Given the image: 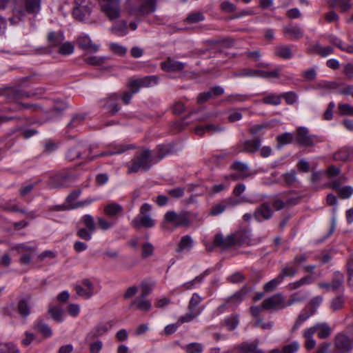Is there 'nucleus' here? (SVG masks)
<instances>
[{
  "instance_id": "nucleus-49",
  "label": "nucleus",
  "mask_w": 353,
  "mask_h": 353,
  "mask_svg": "<svg viewBox=\"0 0 353 353\" xmlns=\"http://www.w3.org/2000/svg\"><path fill=\"white\" fill-rule=\"evenodd\" d=\"M48 43L51 46L56 47L61 44L63 41V37L61 34L50 32L48 36Z\"/></svg>"
},
{
  "instance_id": "nucleus-61",
  "label": "nucleus",
  "mask_w": 353,
  "mask_h": 353,
  "mask_svg": "<svg viewBox=\"0 0 353 353\" xmlns=\"http://www.w3.org/2000/svg\"><path fill=\"white\" fill-rule=\"evenodd\" d=\"M154 248L151 243L146 242L142 246L141 257L146 259L152 256L154 253Z\"/></svg>"
},
{
  "instance_id": "nucleus-51",
  "label": "nucleus",
  "mask_w": 353,
  "mask_h": 353,
  "mask_svg": "<svg viewBox=\"0 0 353 353\" xmlns=\"http://www.w3.org/2000/svg\"><path fill=\"white\" fill-rule=\"evenodd\" d=\"M183 349L187 353H202L203 345L199 343H190L183 347Z\"/></svg>"
},
{
  "instance_id": "nucleus-11",
  "label": "nucleus",
  "mask_w": 353,
  "mask_h": 353,
  "mask_svg": "<svg viewBox=\"0 0 353 353\" xmlns=\"http://www.w3.org/2000/svg\"><path fill=\"white\" fill-rule=\"evenodd\" d=\"M231 168L233 170H235L237 173L230 174L226 177L227 179H232L234 181L239 179L243 180L252 176L248 165L244 163L238 161H235L231 165Z\"/></svg>"
},
{
  "instance_id": "nucleus-62",
  "label": "nucleus",
  "mask_w": 353,
  "mask_h": 353,
  "mask_svg": "<svg viewBox=\"0 0 353 353\" xmlns=\"http://www.w3.org/2000/svg\"><path fill=\"white\" fill-rule=\"evenodd\" d=\"M138 79L141 87H148L152 85H155L158 82V79L156 76H148Z\"/></svg>"
},
{
  "instance_id": "nucleus-34",
  "label": "nucleus",
  "mask_w": 353,
  "mask_h": 353,
  "mask_svg": "<svg viewBox=\"0 0 353 353\" xmlns=\"http://www.w3.org/2000/svg\"><path fill=\"white\" fill-rule=\"evenodd\" d=\"M274 54L276 56L284 59H289L293 57L290 46L285 45L276 46L274 50Z\"/></svg>"
},
{
  "instance_id": "nucleus-16",
  "label": "nucleus",
  "mask_w": 353,
  "mask_h": 353,
  "mask_svg": "<svg viewBox=\"0 0 353 353\" xmlns=\"http://www.w3.org/2000/svg\"><path fill=\"white\" fill-rule=\"evenodd\" d=\"M272 214L273 211L272 210L270 205L267 203H263L255 210L254 212V217L257 221L261 222L263 220H268L270 219Z\"/></svg>"
},
{
  "instance_id": "nucleus-1",
  "label": "nucleus",
  "mask_w": 353,
  "mask_h": 353,
  "mask_svg": "<svg viewBox=\"0 0 353 353\" xmlns=\"http://www.w3.org/2000/svg\"><path fill=\"white\" fill-rule=\"evenodd\" d=\"M14 17L10 18L11 24L21 20L26 14H37L41 10V0H14Z\"/></svg>"
},
{
  "instance_id": "nucleus-29",
  "label": "nucleus",
  "mask_w": 353,
  "mask_h": 353,
  "mask_svg": "<svg viewBox=\"0 0 353 353\" xmlns=\"http://www.w3.org/2000/svg\"><path fill=\"white\" fill-rule=\"evenodd\" d=\"M223 130V128L214 124H208L205 126H198L195 128V133L199 136H203L205 132L213 134L220 132Z\"/></svg>"
},
{
  "instance_id": "nucleus-7",
  "label": "nucleus",
  "mask_w": 353,
  "mask_h": 353,
  "mask_svg": "<svg viewBox=\"0 0 353 353\" xmlns=\"http://www.w3.org/2000/svg\"><path fill=\"white\" fill-rule=\"evenodd\" d=\"M80 223H83L85 227L77 228V236L84 241L91 240L92 234L96 230L93 216L90 214H85L81 218Z\"/></svg>"
},
{
  "instance_id": "nucleus-45",
  "label": "nucleus",
  "mask_w": 353,
  "mask_h": 353,
  "mask_svg": "<svg viewBox=\"0 0 353 353\" xmlns=\"http://www.w3.org/2000/svg\"><path fill=\"white\" fill-rule=\"evenodd\" d=\"M201 301V297L196 293L192 294L188 305V310L193 312H198L199 314L201 313V310L198 308V305Z\"/></svg>"
},
{
  "instance_id": "nucleus-57",
  "label": "nucleus",
  "mask_w": 353,
  "mask_h": 353,
  "mask_svg": "<svg viewBox=\"0 0 353 353\" xmlns=\"http://www.w3.org/2000/svg\"><path fill=\"white\" fill-rule=\"evenodd\" d=\"M281 276L278 275L276 278L266 283L264 285V290L267 292L273 291L278 285L282 282Z\"/></svg>"
},
{
  "instance_id": "nucleus-20",
  "label": "nucleus",
  "mask_w": 353,
  "mask_h": 353,
  "mask_svg": "<svg viewBox=\"0 0 353 353\" xmlns=\"http://www.w3.org/2000/svg\"><path fill=\"white\" fill-rule=\"evenodd\" d=\"M214 245L221 248L223 250H227L235 246L232 234L224 237L222 234H217L214 237Z\"/></svg>"
},
{
  "instance_id": "nucleus-43",
  "label": "nucleus",
  "mask_w": 353,
  "mask_h": 353,
  "mask_svg": "<svg viewBox=\"0 0 353 353\" xmlns=\"http://www.w3.org/2000/svg\"><path fill=\"white\" fill-rule=\"evenodd\" d=\"M232 77H255V70L251 68H241L233 71Z\"/></svg>"
},
{
  "instance_id": "nucleus-10",
  "label": "nucleus",
  "mask_w": 353,
  "mask_h": 353,
  "mask_svg": "<svg viewBox=\"0 0 353 353\" xmlns=\"http://www.w3.org/2000/svg\"><path fill=\"white\" fill-rule=\"evenodd\" d=\"M287 307L286 301L281 293H277L265 299L262 303V308L264 310L284 309Z\"/></svg>"
},
{
  "instance_id": "nucleus-28",
  "label": "nucleus",
  "mask_w": 353,
  "mask_h": 353,
  "mask_svg": "<svg viewBox=\"0 0 353 353\" xmlns=\"http://www.w3.org/2000/svg\"><path fill=\"white\" fill-rule=\"evenodd\" d=\"M90 12L91 8L89 6H75L72 14L76 19L83 21L88 19Z\"/></svg>"
},
{
  "instance_id": "nucleus-18",
  "label": "nucleus",
  "mask_w": 353,
  "mask_h": 353,
  "mask_svg": "<svg viewBox=\"0 0 353 353\" xmlns=\"http://www.w3.org/2000/svg\"><path fill=\"white\" fill-rule=\"evenodd\" d=\"M185 63L176 61L168 57L165 61L161 63V68L166 72H179L184 69Z\"/></svg>"
},
{
  "instance_id": "nucleus-4",
  "label": "nucleus",
  "mask_w": 353,
  "mask_h": 353,
  "mask_svg": "<svg viewBox=\"0 0 353 353\" xmlns=\"http://www.w3.org/2000/svg\"><path fill=\"white\" fill-rule=\"evenodd\" d=\"M157 0H128L126 10L130 15L144 17L156 10Z\"/></svg>"
},
{
  "instance_id": "nucleus-64",
  "label": "nucleus",
  "mask_w": 353,
  "mask_h": 353,
  "mask_svg": "<svg viewBox=\"0 0 353 353\" xmlns=\"http://www.w3.org/2000/svg\"><path fill=\"white\" fill-rule=\"evenodd\" d=\"M281 99L283 98L288 105H293L297 101V95L294 92H288L281 94Z\"/></svg>"
},
{
  "instance_id": "nucleus-27",
  "label": "nucleus",
  "mask_w": 353,
  "mask_h": 353,
  "mask_svg": "<svg viewBox=\"0 0 353 353\" xmlns=\"http://www.w3.org/2000/svg\"><path fill=\"white\" fill-rule=\"evenodd\" d=\"M261 140L259 138L246 140L243 142V148L241 152L254 153L259 150L261 146Z\"/></svg>"
},
{
  "instance_id": "nucleus-32",
  "label": "nucleus",
  "mask_w": 353,
  "mask_h": 353,
  "mask_svg": "<svg viewBox=\"0 0 353 353\" xmlns=\"http://www.w3.org/2000/svg\"><path fill=\"white\" fill-rule=\"evenodd\" d=\"M298 271L299 268L292 263H290L281 269L278 275L279 277L281 276V279L283 281L285 277H293Z\"/></svg>"
},
{
  "instance_id": "nucleus-26",
  "label": "nucleus",
  "mask_w": 353,
  "mask_h": 353,
  "mask_svg": "<svg viewBox=\"0 0 353 353\" xmlns=\"http://www.w3.org/2000/svg\"><path fill=\"white\" fill-rule=\"evenodd\" d=\"M134 307L143 312H148L151 309L152 304L150 301L146 298L139 296L134 299L129 305L130 309Z\"/></svg>"
},
{
  "instance_id": "nucleus-55",
  "label": "nucleus",
  "mask_w": 353,
  "mask_h": 353,
  "mask_svg": "<svg viewBox=\"0 0 353 353\" xmlns=\"http://www.w3.org/2000/svg\"><path fill=\"white\" fill-rule=\"evenodd\" d=\"M105 57L97 56H91L84 58V62L91 65H101L105 63Z\"/></svg>"
},
{
  "instance_id": "nucleus-47",
  "label": "nucleus",
  "mask_w": 353,
  "mask_h": 353,
  "mask_svg": "<svg viewBox=\"0 0 353 353\" xmlns=\"http://www.w3.org/2000/svg\"><path fill=\"white\" fill-rule=\"evenodd\" d=\"M48 312L51 317L57 322L63 321V310L58 306H51L49 307Z\"/></svg>"
},
{
  "instance_id": "nucleus-42",
  "label": "nucleus",
  "mask_w": 353,
  "mask_h": 353,
  "mask_svg": "<svg viewBox=\"0 0 353 353\" xmlns=\"http://www.w3.org/2000/svg\"><path fill=\"white\" fill-rule=\"evenodd\" d=\"M307 297L306 292H297L291 295L290 299L286 301L287 307L291 306L296 303H299L305 301Z\"/></svg>"
},
{
  "instance_id": "nucleus-35",
  "label": "nucleus",
  "mask_w": 353,
  "mask_h": 353,
  "mask_svg": "<svg viewBox=\"0 0 353 353\" xmlns=\"http://www.w3.org/2000/svg\"><path fill=\"white\" fill-rule=\"evenodd\" d=\"M81 193V190H73L70 194L67 196L66 198V202L69 205V208H65L64 206H58L57 210H65L68 209H73L72 206L74 204H77L76 200L79 198Z\"/></svg>"
},
{
  "instance_id": "nucleus-31",
  "label": "nucleus",
  "mask_w": 353,
  "mask_h": 353,
  "mask_svg": "<svg viewBox=\"0 0 353 353\" xmlns=\"http://www.w3.org/2000/svg\"><path fill=\"white\" fill-rule=\"evenodd\" d=\"M193 245V240L189 235H185L181 237L178 246L176 249V252H182L185 250L189 251Z\"/></svg>"
},
{
  "instance_id": "nucleus-12",
  "label": "nucleus",
  "mask_w": 353,
  "mask_h": 353,
  "mask_svg": "<svg viewBox=\"0 0 353 353\" xmlns=\"http://www.w3.org/2000/svg\"><path fill=\"white\" fill-rule=\"evenodd\" d=\"M334 345L339 353H347L353 349V341L343 334L335 337Z\"/></svg>"
},
{
  "instance_id": "nucleus-52",
  "label": "nucleus",
  "mask_w": 353,
  "mask_h": 353,
  "mask_svg": "<svg viewBox=\"0 0 353 353\" xmlns=\"http://www.w3.org/2000/svg\"><path fill=\"white\" fill-rule=\"evenodd\" d=\"M344 281V276L343 275L337 272L334 274L332 281L331 283V288L332 289L335 291L338 290L343 284Z\"/></svg>"
},
{
  "instance_id": "nucleus-41",
  "label": "nucleus",
  "mask_w": 353,
  "mask_h": 353,
  "mask_svg": "<svg viewBox=\"0 0 353 353\" xmlns=\"http://www.w3.org/2000/svg\"><path fill=\"white\" fill-rule=\"evenodd\" d=\"M67 108V105L65 103L62 101L56 102L54 106L50 109V111L48 113H55V116H48V120H53L61 114L62 112Z\"/></svg>"
},
{
  "instance_id": "nucleus-15",
  "label": "nucleus",
  "mask_w": 353,
  "mask_h": 353,
  "mask_svg": "<svg viewBox=\"0 0 353 353\" xmlns=\"http://www.w3.org/2000/svg\"><path fill=\"white\" fill-rule=\"evenodd\" d=\"M82 285L83 287L81 285L75 286L74 289L77 294L85 299H90L94 293L93 283L89 279H83Z\"/></svg>"
},
{
  "instance_id": "nucleus-8",
  "label": "nucleus",
  "mask_w": 353,
  "mask_h": 353,
  "mask_svg": "<svg viewBox=\"0 0 353 353\" xmlns=\"http://www.w3.org/2000/svg\"><path fill=\"white\" fill-rule=\"evenodd\" d=\"M91 152V146L78 144L68 151L66 158L71 161H74L75 159H83L85 161H88V155Z\"/></svg>"
},
{
  "instance_id": "nucleus-2",
  "label": "nucleus",
  "mask_w": 353,
  "mask_h": 353,
  "mask_svg": "<svg viewBox=\"0 0 353 353\" xmlns=\"http://www.w3.org/2000/svg\"><path fill=\"white\" fill-rule=\"evenodd\" d=\"M192 214L188 211L176 212L174 210L168 211L163 216L161 228L163 230H168L169 224L174 228H188L192 223Z\"/></svg>"
},
{
  "instance_id": "nucleus-59",
  "label": "nucleus",
  "mask_w": 353,
  "mask_h": 353,
  "mask_svg": "<svg viewBox=\"0 0 353 353\" xmlns=\"http://www.w3.org/2000/svg\"><path fill=\"white\" fill-rule=\"evenodd\" d=\"M239 322V316L237 315H232L225 319V324L230 331L237 327Z\"/></svg>"
},
{
  "instance_id": "nucleus-14",
  "label": "nucleus",
  "mask_w": 353,
  "mask_h": 353,
  "mask_svg": "<svg viewBox=\"0 0 353 353\" xmlns=\"http://www.w3.org/2000/svg\"><path fill=\"white\" fill-rule=\"evenodd\" d=\"M119 96L116 93L110 94L107 98L100 101L101 107L108 110L112 114H114L119 110L118 105Z\"/></svg>"
},
{
  "instance_id": "nucleus-23",
  "label": "nucleus",
  "mask_w": 353,
  "mask_h": 353,
  "mask_svg": "<svg viewBox=\"0 0 353 353\" xmlns=\"http://www.w3.org/2000/svg\"><path fill=\"white\" fill-rule=\"evenodd\" d=\"M353 159V147L344 146L339 148L334 154L335 161H347Z\"/></svg>"
},
{
  "instance_id": "nucleus-30",
  "label": "nucleus",
  "mask_w": 353,
  "mask_h": 353,
  "mask_svg": "<svg viewBox=\"0 0 353 353\" xmlns=\"http://www.w3.org/2000/svg\"><path fill=\"white\" fill-rule=\"evenodd\" d=\"M112 33L114 34L122 37L128 33V26L127 21L125 20H121L116 22L110 29Z\"/></svg>"
},
{
  "instance_id": "nucleus-40",
  "label": "nucleus",
  "mask_w": 353,
  "mask_h": 353,
  "mask_svg": "<svg viewBox=\"0 0 353 353\" xmlns=\"http://www.w3.org/2000/svg\"><path fill=\"white\" fill-rule=\"evenodd\" d=\"M281 178L285 184L288 187L294 185L298 181L296 172L294 170H292L288 172L283 174Z\"/></svg>"
},
{
  "instance_id": "nucleus-39",
  "label": "nucleus",
  "mask_w": 353,
  "mask_h": 353,
  "mask_svg": "<svg viewBox=\"0 0 353 353\" xmlns=\"http://www.w3.org/2000/svg\"><path fill=\"white\" fill-rule=\"evenodd\" d=\"M34 328L37 330L45 338H49L52 335V330L50 326L41 321H37L34 324Z\"/></svg>"
},
{
  "instance_id": "nucleus-54",
  "label": "nucleus",
  "mask_w": 353,
  "mask_h": 353,
  "mask_svg": "<svg viewBox=\"0 0 353 353\" xmlns=\"http://www.w3.org/2000/svg\"><path fill=\"white\" fill-rule=\"evenodd\" d=\"M17 307L19 314L24 318L27 317L30 313L28 303V301L26 300L19 301V302L18 303Z\"/></svg>"
},
{
  "instance_id": "nucleus-36",
  "label": "nucleus",
  "mask_w": 353,
  "mask_h": 353,
  "mask_svg": "<svg viewBox=\"0 0 353 353\" xmlns=\"http://www.w3.org/2000/svg\"><path fill=\"white\" fill-rule=\"evenodd\" d=\"M332 8H339L342 12H346L352 8L351 0H328Z\"/></svg>"
},
{
  "instance_id": "nucleus-22",
  "label": "nucleus",
  "mask_w": 353,
  "mask_h": 353,
  "mask_svg": "<svg viewBox=\"0 0 353 353\" xmlns=\"http://www.w3.org/2000/svg\"><path fill=\"white\" fill-rule=\"evenodd\" d=\"M77 43L80 48L91 52H96L99 49V46L94 43L87 35L79 37L77 39Z\"/></svg>"
},
{
  "instance_id": "nucleus-17",
  "label": "nucleus",
  "mask_w": 353,
  "mask_h": 353,
  "mask_svg": "<svg viewBox=\"0 0 353 353\" xmlns=\"http://www.w3.org/2000/svg\"><path fill=\"white\" fill-rule=\"evenodd\" d=\"M247 294L246 288H242L241 290L236 292L234 294L230 296L226 302L221 305L220 307H230L233 309L236 308L240 303L243 300L245 294Z\"/></svg>"
},
{
  "instance_id": "nucleus-63",
  "label": "nucleus",
  "mask_w": 353,
  "mask_h": 353,
  "mask_svg": "<svg viewBox=\"0 0 353 353\" xmlns=\"http://www.w3.org/2000/svg\"><path fill=\"white\" fill-rule=\"evenodd\" d=\"M242 350L245 353H263V352L257 348V345L254 343H245L242 344Z\"/></svg>"
},
{
  "instance_id": "nucleus-6",
  "label": "nucleus",
  "mask_w": 353,
  "mask_h": 353,
  "mask_svg": "<svg viewBox=\"0 0 353 353\" xmlns=\"http://www.w3.org/2000/svg\"><path fill=\"white\" fill-rule=\"evenodd\" d=\"M323 141L321 137L316 134H311L308 128L305 127L301 126L296 128L295 141L301 146L311 148Z\"/></svg>"
},
{
  "instance_id": "nucleus-9",
  "label": "nucleus",
  "mask_w": 353,
  "mask_h": 353,
  "mask_svg": "<svg viewBox=\"0 0 353 353\" xmlns=\"http://www.w3.org/2000/svg\"><path fill=\"white\" fill-rule=\"evenodd\" d=\"M73 176L68 172H61L52 176L49 181V186L52 188H61L68 187L73 181Z\"/></svg>"
},
{
  "instance_id": "nucleus-50",
  "label": "nucleus",
  "mask_w": 353,
  "mask_h": 353,
  "mask_svg": "<svg viewBox=\"0 0 353 353\" xmlns=\"http://www.w3.org/2000/svg\"><path fill=\"white\" fill-rule=\"evenodd\" d=\"M293 139H294L293 134L290 132H285L280 135H278L276 137L278 147H280V146H282L283 145H286L288 143H291L293 141Z\"/></svg>"
},
{
  "instance_id": "nucleus-38",
  "label": "nucleus",
  "mask_w": 353,
  "mask_h": 353,
  "mask_svg": "<svg viewBox=\"0 0 353 353\" xmlns=\"http://www.w3.org/2000/svg\"><path fill=\"white\" fill-rule=\"evenodd\" d=\"M339 84L336 81H321L316 84V88L330 92L339 88Z\"/></svg>"
},
{
  "instance_id": "nucleus-33",
  "label": "nucleus",
  "mask_w": 353,
  "mask_h": 353,
  "mask_svg": "<svg viewBox=\"0 0 353 353\" xmlns=\"http://www.w3.org/2000/svg\"><path fill=\"white\" fill-rule=\"evenodd\" d=\"M312 52L316 53L322 57H325L333 53L334 49L331 46L323 47L316 43L311 46L310 49Z\"/></svg>"
},
{
  "instance_id": "nucleus-5",
  "label": "nucleus",
  "mask_w": 353,
  "mask_h": 353,
  "mask_svg": "<svg viewBox=\"0 0 353 353\" xmlns=\"http://www.w3.org/2000/svg\"><path fill=\"white\" fill-rule=\"evenodd\" d=\"M152 206L148 203H143L139 210V214L134 217L132 221L131 225L135 229H139L141 227L145 228H152L155 225L156 221L152 218L150 212Z\"/></svg>"
},
{
  "instance_id": "nucleus-25",
  "label": "nucleus",
  "mask_w": 353,
  "mask_h": 353,
  "mask_svg": "<svg viewBox=\"0 0 353 353\" xmlns=\"http://www.w3.org/2000/svg\"><path fill=\"white\" fill-rule=\"evenodd\" d=\"M103 212L108 217L116 218L123 212V208L120 204L112 202L104 206Z\"/></svg>"
},
{
  "instance_id": "nucleus-48",
  "label": "nucleus",
  "mask_w": 353,
  "mask_h": 353,
  "mask_svg": "<svg viewBox=\"0 0 353 353\" xmlns=\"http://www.w3.org/2000/svg\"><path fill=\"white\" fill-rule=\"evenodd\" d=\"M314 313V310L308 312L307 311H303L298 316L293 327L292 331L294 332L299 329L300 325L306 321L310 316H312Z\"/></svg>"
},
{
  "instance_id": "nucleus-3",
  "label": "nucleus",
  "mask_w": 353,
  "mask_h": 353,
  "mask_svg": "<svg viewBox=\"0 0 353 353\" xmlns=\"http://www.w3.org/2000/svg\"><path fill=\"white\" fill-rule=\"evenodd\" d=\"M154 163L152 151L149 149L137 152L128 165V174L137 173L140 170L148 171Z\"/></svg>"
},
{
  "instance_id": "nucleus-60",
  "label": "nucleus",
  "mask_w": 353,
  "mask_h": 353,
  "mask_svg": "<svg viewBox=\"0 0 353 353\" xmlns=\"http://www.w3.org/2000/svg\"><path fill=\"white\" fill-rule=\"evenodd\" d=\"M0 353H19V351L14 344L0 343Z\"/></svg>"
},
{
  "instance_id": "nucleus-44",
  "label": "nucleus",
  "mask_w": 353,
  "mask_h": 353,
  "mask_svg": "<svg viewBox=\"0 0 353 353\" xmlns=\"http://www.w3.org/2000/svg\"><path fill=\"white\" fill-rule=\"evenodd\" d=\"M85 117V114H77L74 115L71 121L68 123L67 128L69 130H72L77 128L79 125L83 123Z\"/></svg>"
},
{
  "instance_id": "nucleus-37",
  "label": "nucleus",
  "mask_w": 353,
  "mask_h": 353,
  "mask_svg": "<svg viewBox=\"0 0 353 353\" xmlns=\"http://www.w3.org/2000/svg\"><path fill=\"white\" fill-rule=\"evenodd\" d=\"M281 70L280 68H276L272 71L255 70V77H257L265 79L279 78Z\"/></svg>"
},
{
  "instance_id": "nucleus-13",
  "label": "nucleus",
  "mask_w": 353,
  "mask_h": 353,
  "mask_svg": "<svg viewBox=\"0 0 353 353\" xmlns=\"http://www.w3.org/2000/svg\"><path fill=\"white\" fill-rule=\"evenodd\" d=\"M332 330L330 326L325 323H317L315 325L307 329V334L310 336L317 333L318 337L321 339H327L331 334Z\"/></svg>"
},
{
  "instance_id": "nucleus-19",
  "label": "nucleus",
  "mask_w": 353,
  "mask_h": 353,
  "mask_svg": "<svg viewBox=\"0 0 353 353\" xmlns=\"http://www.w3.org/2000/svg\"><path fill=\"white\" fill-rule=\"evenodd\" d=\"M283 33L295 40L301 39L304 35L303 29L299 25L288 24L283 27Z\"/></svg>"
},
{
  "instance_id": "nucleus-21",
  "label": "nucleus",
  "mask_w": 353,
  "mask_h": 353,
  "mask_svg": "<svg viewBox=\"0 0 353 353\" xmlns=\"http://www.w3.org/2000/svg\"><path fill=\"white\" fill-rule=\"evenodd\" d=\"M232 234L235 245H249L253 244L250 239V233L248 230H239Z\"/></svg>"
},
{
  "instance_id": "nucleus-53",
  "label": "nucleus",
  "mask_w": 353,
  "mask_h": 353,
  "mask_svg": "<svg viewBox=\"0 0 353 353\" xmlns=\"http://www.w3.org/2000/svg\"><path fill=\"white\" fill-rule=\"evenodd\" d=\"M0 208L7 212H19L25 213V210L19 208L16 204H12L11 201L6 202L5 203H0Z\"/></svg>"
},
{
  "instance_id": "nucleus-56",
  "label": "nucleus",
  "mask_w": 353,
  "mask_h": 353,
  "mask_svg": "<svg viewBox=\"0 0 353 353\" xmlns=\"http://www.w3.org/2000/svg\"><path fill=\"white\" fill-rule=\"evenodd\" d=\"M338 111L339 114L342 116H353V106L348 103H339L338 105Z\"/></svg>"
},
{
  "instance_id": "nucleus-24",
  "label": "nucleus",
  "mask_w": 353,
  "mask_h": 353,
  "mask_svg": "<svg viewBox=\"0 0 353 353\" xmlns=\"http://www.w3.org/2000/svg\"><path fill=\"white\" fill-rule=\"evenodd\" d=\"M172 150V147L170 144L158 145L152 152V158L154 163L161 160L168 154L171 153Z\"/></svg>"
},
{
  "instance_id": "nucleus-58",
  "label": "nucleus",
  "mask_w": 353,
  "mask_h": 353,
  "mask_svg": "<svg viewBox=\"0 0 353 353\" xmlns=\"http://www.w3.org/2000/svg\"><path fill=\"white\" fill-rule=\"evenodd\" d=\"M12 250H16L19 254H24L27 252H34L35 248L28 246L26 243L17 244L11 248Z\"/></svg>"
},
{
  "instance_id": "nucleus-46",
  "label": "nucleus",
  "mask_w": 353,
  "mask_h": 353,
  "mask_svg": "<svg viewBox=\"0 0 353 353\" xmlns=\"http://www.w3.org/2000/svg\"><path fill=\"white\" fill-rule=\"evenodd\" d=\"M262 102L267 105H279L281 103V96L276 94H270L262 99Z\"/></svg>"
}]
</instances>
